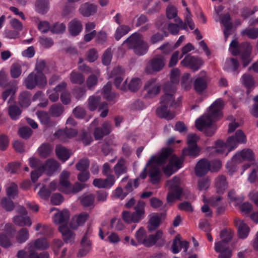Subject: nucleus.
Returning <instances> with one entry per match:
<instances>
[{
	"label": "nucleus",
	"instance_id": "nucleus-1",
	"mask_svg": "<svg viewBox=\"0 0 258 258\" xmlns=\"http://www.w3.org/2000/svg\"><path fill=\"white\" fill-rule=\"evenodd\" d=\"M167 160H169V163L164 168L163 172L165 174L169 176L181 167L183 159L182 157L178 158L175 155H173L172 150L170 148L162 149L158 154L150 157L139 177L135 179V186H138L139 179H144L146 177L147 169L151 181L153 184L157 183L160 178L159 166L164 164Z\"/></svg>",
	"mask_w": 258,
	"mask_h": 258
},
{
	"label": "nucleus",
	"instance_id": "nucleus-2",
	"mask_svg": "<svg viewBox=\"0 0 258 258\" xmlns=\"http://www.w3.org/2000/svg\"><path fill=\"white\" fill-rule=\"evenodd\" d=\"M180 71L178 69H172L170 73V83L165 87V94L161 97L160 107L157 109V114L161 118L170 120L174 118L175 115L169 111L170 108H175L181 104V98L178 97L176 99L173 97L175 92V85L179 81Z\"/></svg>",
	"mask_w": 258,
	"mask_h": 258
},
{
	"label": "nucleus",
	"instance_id": "nucleus-3",
	"mask_svg": "<svg viewBox=\"0 0 258 258\" xmlns=\"http://www.w3.org/2000/svg\"><path fill=\"white\" fill-rule=\"evenodd\" d=\"M224 106V103L221 99L216 100L209 107L208 111L196 120L197 128L203 132L207 136H212L217 128L214 122L222 116V110Z\"/></svg>",
	"mask_w": 258,
	"mask_h": 258
},
{
	"label": "nucleus",
	"instance_id": "nucleus-4",
	"mask_svg": "<svg viewBox=\"0 0 258 258\" xmlns=\"http://www.w3.org/2000/svg\"><path fill=\"white\" fill-rule=\"evenodd\" d=\"M70 173L63 170L60 175L59 182L52 181L49 184V188L51 190L58 189L66 194H76L85 188V184L76 182L72 185L69 181Z\"/></svg>",
	"mask_w": 258,
	"mask_h": 258
},
{
	"label": "nucleus",
	"instance_id": "nucleus-5",
	"mask_svg": "<svg viewBox=\"0 0 258 258\" xmlns=\"http://www.w3.org/2000/svg\"><path fill=\"white\" fill-rule=\"evenodd\" d=\"M246 142V137L241 130H237L234 136L228 138L226 143L218 141L215 144V151L223 156H226L228 153L236 148L239 144Z\"/></svg>",
	"mask_w": 258,
	"mask_h": 258
},
{
	"label": "nucleus",
	"instance_id": "nucleus-6",
	"mask_svg": "<svg viewBox=\"0 0 258 258\" xmlns=\"http://www.w3.org/2000/svg\"><path fill=\"white\" fill-rule=\"evenodd\" d=\"M123 44L133 50L138 55L145 54L148 50L149 46L144 40L143 36L139 33L133 34L125 41Z\"/></svg>",
	"mask_w": 258,
	"mask_h": 258
},
{
	"label": "nucleus",
	"instance_id": "nucleus-7",
	"mask_svg": "<svg viewBox=\"0 0 258 258\" xmlns=\"http://www.w3.org/2000/svg\"><path fill=\"white\" fill-rule=\"evenodd\" d=\"M229 51L232 54L234 55L241 53V58L244 67L247 66L251 61L250 54L251 51V46L247 42L239 46L237 40H234L230 44Z\"/></svg>",
	"mask_w": 258,
	"mask_h": 258
},
{
	"label": "nucleus",
	"instance_id": "nucleus-8",
	"mask_svg": "<svg viewBox=\"0 0 258 258\" xmlns=\"http://www.w3.org/2000/svg\"><path fill=\"white\" fill-rule=\"evenodd\" d=\"M163 236L161 231H158L155 234L147 235L146 230L143 227L140 228L135 233V237L138 245L143 244L149 247L154 245Z\"/></svg>",
	"mask_w": 258,
	"mask_h": 258
},
{
	"label": "nucleus",
	"instance_id": "nucleus-9",
	"mask_svg": "<svg viewBox=\"0 0 258 258\" xmlns=\"http://www.w3.org/2000/svg\"><path fill=\"white\" fill-rule=\"evenodd\" d=\"M254 154L251 150L243 149L240 152H237L232 158L231 161L227 163V169L229 173L232 174L237 170L235 164L243 161H251L254 160Z\"/></svg>",
	"mask_w": 258,
	"mask_h": 258
},
{
	"label": "nucleus",
	"instance_id": "nucleus-10",
	"mask_svg": "<svg viewBox=\"0 0 258 258\" xmlns=\"http://www.w3.org/2000/svg\"><path fill=\"white\" fill-rule=\"evenodd\" d=\"M145 203L140 201L135 207V211L133 213L124 211L122 213V218L127 223H138L144 218Z\"/></svg>",
	"mask_w": 258,
	"mask_h": 258
},
{
	"label": "nucleus",
	"instance_id": "nucleus-11",
	"mask_svg": "<svg viewBox=\"0 0 258 258\" xmlns=\"http://www.w3.org/2000/svg\"><path fill=\"white\" fill-rule=\"evenodd\" d=\"M221 167V163L219 160H215L209 162L206 159L200 160L196 165L195 172L197 176H202L208 173L209 171H216Z\"/></svg>",
	"mask_w": 258,
	"mask_h": 258
},
{
	"label": "nucleus",
	"instance_id": "nucleus-12",
	"mask_svg": "<svg viewBox=\"0 0 258 258\" xmlns=\"http://www.w3.org/2000/svg\"><path fill=\"white\" fill-rule=\"evenodd\" d=\"M179 185L180 179L177 177H174L167 182V186L170 190L167 196V201L168 203H172L180 199L182 189Z\"/></svg>",
	"mask_w": 258,
	"mask_h": 258
},
{
	"label": "nucleus",
	"instance_id": "nucleus-13",
	"mask_svg": "<svg viewBox=\"0 0 258 258\" xmlns=\"http://www.w3.org/2000/svg\"><path fill=\"white\" fill-rule=\"evenodd\" d=\"M199 137L195 134H190L187 137V148L182 150L183 156H189L196 157L199 155L200 149L197 145V142L199 140Z\"/></svg>",
	"mask_w": 258,
	"mask_h": 258
},
{
	"label": "nucleus",
	"instance_id": "nucleus-14",
	"mask_svg": "<svg viewBox=\"0 0 258 258\" xmlns=\"http://www.w3.org/2000/svg\"><path fill=\"white\" fill-rule=\"evenodd\" d=\"M46 83L47 80L43 74H36L33 72L30 73L24 81L26 87L30 89L34 88L36 86L43 87Z\"/></svg>",
	"mask_w": 258,
	"mask_h": 258
},
{
	"label": "nucleus",
	"instance_id": "nucleus-15",
	"mask_svg": "<svg viewBox=\"0 0 258 258\" xmlns=\"http://www.w3.org/2000/svg\"><path fill=\"white\" fill-rule=\"evenodd\" d=\"M187 14H186L185 19L184 20V23L182 21V23L179 22H175L176 24L171 23L169 24L168 29L169 31L174 35H177L180 29L186 30L187 26L190 28V29L192 30L195 28L194 23L191 18L190 14L189 13L188 10L186 8Z\"/></svg>",
	"mask_w": 258,
	"mask_h": 258
},
{
	"label": "nucleus",
	"instance_id": "nucleus-16",
	"mask_svg": "<svg viewBox=\"0 0 258 258\" xmlns=\"http://www.w3.org/2000/svg\"><path fill=\"white\" fill-rule=\"evenodd\" d=\"M5 233H0V245L4 248H8L13 245L11 238L14 236L16 230L12 224L8 223L5 225Z\"/></svg>",
	"mask_w": 258,
	"mask_h": 258
},
{
	"label": "nucleus",
	"instance_id": "nucleus-17",
	"mask_svg": "<svg viewBox=\"0 0 258 258\" xmlns=\"http://www.w3.org/2000/svg\"><path fill=\"white\" fill-rule=\"evenodd\" d=\"M165 58L161 55H157L147 63L145 71L149 74L160 71L165 66Z\"/></svg>",
	"mask_w": 258,
	"mask_h": 258
},
{
	"label": "nucleus",
	"instance_id": "nucleus-18",
	"mask_svg": "<svg viewBox=\"0 0 258 258\" xmlns=\"http://www.w3.org/2000/svg\"><path fill=\"white\" fill-rule=\"evenodd\" d=\"M66 124L67 126L65 130H59L55 133V136L62 141H65L68 138H72L77 134L76 130L68 128L69 126H74L76 124L73 118L69 117L67 120Z\"/></svg>",
	"mask_w": 258,
	"mask_h": 258
},
{
	"label": "nucleus",
	"instance_id": "nucleus-19",
	"mask_svg": "<svg viewBox=\"0 0 258 258\" xmlns=\"http://www.w3.org/2000/svg\"><path fill=\"white\" fill-rule=\"evenodd\" d=\"M146 94V98H152L157 95L160 92V86L156 79H152L147 81L144 87Z\"/></svg>",
	"mask_w": 258,
	"mask_h": 258
},
{
	"label": "nucleus",
	"instance_id": "nucleus-20",
	"mask_svg": "<svg viewBox=\"0 0 258 258\" xmlns=\"http://www.w3.org/2000/svg\"><path fill=\"white\" fill-rule=\"evenodd\" d=\"M49 247V243L46 238L42 237L30 241L27 245L29 253L36 252V250H43Z\"/></svg>",
	"mask_w": 258,
	"mask_h": 258
},
{
	"label": "nucleus",
	"instance_id": "nucleus-21",
	"mask_svg": "<svg viewBox=\"0 0 258 258\" xmlns=\"http://www.w3.org/2000/svg\"><path fill=\"white\" fill-rule=\"evenodd\" d=\"M214 249L219 253L218 258H230L232 255V251L228 246V243L222 240H216Z\"/></svg>",
	"mask_w": 258,
	"mask_h": 258
},
{
	"label": "nucleus",
	"instance_id": "nucleus-22",
	"mask_svg": "<svg viewBox=\"0 0 258 258\" xmlns=\"http://www.w3.org/2000/svg\"><path fill=\"white\" fill-rule=\"evenodd\" d=\"M19 213L20 214V215H17L13 217V222L19 226H30L32 222L30 217L26 216L27 213L26 210L21 207L19 209Z\"/></svg>",
	"mask_w": 258,
	"mask_h": 258
},
{
	"label": "nucleus",
	"instance_id": "nucleus-23",
	"mask_svg": "<svg viewBox=\"0 0 258 258\" xmlns=\"http://www.w3.org/2000/svg\"><path fill=\"white\" fill-rule=\"evenodd\" d=\"M123 72V69L120 67H116L114 68L109 77H115L114 84L116 87L120 90H124L126 89V81L122 82V78L120 76Z\"/></svg>",
	"mask_w": 258,
	"mask_h": 258
},
{
	"label": "nucleus",
	"instance_id": "nucleus-24",
	"mask_svg": "<svg viewBox=\"0 0 258 258\" xmlns=\"http://www.w3.org/2000/svg\"><path fill=\"white\" fill-rule=\"evenodd\" d=\"M203 62L201 58L190 55L186 56L180 62V64L182 66L188 67L194 71L198 70L203 64Z\"/></svg>",
	"mask_w": 258,
	"mask_h": 258
},
{
	"label": "nucleus",
	"instance_id": "nucleus-25",
	"mask_svg": "<svg viewBox=\"0 0 258 258\" xmlns=\"http://www.w3.org/2000/svg\"><path fill=\"white\" fill-rule=\"evenodd\" d=\"M204 205L202 207V211L207 216L211 215L212 212L209 207L208 205L213 207H216L219 205L221 202V199L219 196H216L215 197H211L209 200H207L205 197L203 198Z\"/></svg>",
	"mask_w": 258,
	"mask_h": 258
},
{
	"label": "nucleus",
	"instance_id": "nucleus-26",
	"mask_svg": "<svg viewBox=\"0 0 258 258\" xmlns=\"http://www.w3.org/2000/svg\"><path fill=\"white\" fill-rule=\"evenodd\" d=\"M234 223L237 228L238 237L242 239L246 238L250 232V228L248 225L239 219H236Z\"/></svg>",
	"mask_w": 258,
	"mask_h": 258
},
{
	"label": "nucleus",
	"instance_id": "nucleus-27",
	"mask_svg": "<svg viewBox=\"0 0 258 258\" xmlns=\"http://www.w3.org/2000/svg\"><path fill=\"white\" fill-rule=\"evenodd\" d=\"M115 182V176L110 175L105 179L96 178L94 180L93 185L98 188H110Z\"/></svg>",
	"mask_w": 258,
	"mask_h": 258
},
{
	"label": "nucleus",
	"instance_id": "nucleus-28",
	"mask_svg": "<svg viewBox=\"0 0 258 258\" xmlns=\"http://www.w3.org/2000/svg\"><path fill=\"white\" fill-rule=\"evenodd\" d=\"M91 249V243L86 236H84L80 243V247L77 253V256L81 258L85 256Z\"/></svg>",
	"mask_w": 258,
	"mask_h": 258
},
{
	"label": "nucleus",
	"instance_id": "nucleus-29",
	"mask_svg": "<svg viewBox=\"0 0 258 258\" xmlns=\"http://www.w3.org/2000/svg\"><path fill=\"white\" fill-rule=\"evenodd\" d=\"M58 230L66 243L72 244L75 242L76 235L73 231L69 229L67 225H60L58 228Z\"/></svg>",
	"mask_w": 258,
	"mask_h": 258
},
{
	"label": "nucleus",
	"instance_id": "nucleus-30",
	"mask_svg": "<svg viewBox=\"0 0 258 258\" xmlns=\"http://www.w3.org/2000/svg\"><path fill=\"white\" fill-rule=\"evenodd\" d=\"M70 218V212L68 210L64 209L58 211L52 218V220L55 224L66 225Z\"/></svg>",
	"mask_w": 258,
	"mask_h": 258
},
{
	"label": "nucleus",
	"instance_id": "nucleus-31",
	"mask_svg": "<svg viewBox=\"0 0 258 258\" xmlns=\"http://www.w3.org/2000/svg\"><path fill=\"white\" fill-rule=\"evenodd\" d=\"M207 77L205 72H202L200 76L194 81V88L197 92L201 93L207 88Z\"/></svg>",
	"mask_w": 258,
	"mask_h": 258
},
{
	"label": "nucleus",
	"instance_id": "nucleus-32",
	"mask_svg": "<svg viewBox=\"0 0 258 258\" xmlns=\"http://www.w3.org/2000/svg\"><path fill=\"white\" fill-rule=\"evenodd\" d=\"M89 218V214L82 212L75 215L72 218L70 226L72 229H76L78 227L83 225Z\"/></svg>",
	"mask_w": 258,
	"mask_h": 258
},
{
	"label": "nucleus",
	"instance_id": "nucleus-33",
	"mask_svg": "<svg viewBox=\"0 0 258 258\" xmlns=\"http://www.w3.org/2000/svg\"><path fill=\"white\" fill-rule=\"evenodd\" d=\"M66 86L65 82H62L55 88L48 90L47 92L49 100L52 102L56 101L59 98V93L65 89Z\"/></svg>",
	"mask_w": 258,
	"mask_h": 258
},
{
	"label": "nucleus",
	"instance_id": "nucleus-34",
	"mask_svg": "<svg viewBox=\"0 0 258 258\" xmlns=\"http://www.w3.org/2000/svg\"><path fill=\"white\" fill-rule=\"evenodd\" d=\"M111 124L108 122H104L102 127L96 128L94 133V137L96 140L103 138L104 136L108 135L111 132Z\"/></svg>",
	"mask_w": 258,
	"mask_h": 258
},
{
	"label": "nucleus",
	"instance_id": "nucleus-35",
	"mask_svg": "<svg viewBox=\"0 0 258 258\" xmlns=\"http://www.w3.org/2000/svg\"><path fill=\"white\" fill-rule=\"evenodd\" d=\"M59 163L56 160L48 159L40 168L42 171H45L47 174L51 175L59 167Z\"/></svg>",
	"mask_w": 258,
	"mask_h": 258
},
{
	"label": "nucleus",
	"instance_id": "nucleus-36",
	"mask_svg": "<svg viewBox=\"0 0 258 258\" xmlns=\"http://www.w3.org/2000/svg\"><path fill=\"white\" fill-rule=\"evenodd\" d=\"M69 31L71 35L75 36L78 35L82 30V25L81 22L75 19L71 21L68 26Z\"/></svg>",
	"mask_w": 258,
	"mask_h": 258
},
{
	"label": "nucleus",
	"instance_id": "nucleus-37",
	"mask_svg": "<svg viewBox=\"0 0 258 258\" xmlns=\"http://www.w3.org/2000/svg\"><path fill=\"white\" fill-rule=\"evenodd\" d=\"M97 10V6L88 3L82 5L79 9L80 13L84 16L88 17L94 14Z\"/></svg>",
	"mask_w": 258,
	"mask_h": 258
},
{
	"label": "nucleus",
	"instance_id": "nucleus-38",
	"mask_svg": "<svg viewBox=\"0 0 258 258\" xmlns=\"http://www.w3.org/2000/svg\"><path fill=\"white\" fill-rule=\"evenodd\" d=\"M228 187V183L224 176H219L215 180V188L219 194L224 193Z\"/></svg>",
	"mask_w": 258,
	"mask_h": 258
},
{
	"label": "nucleus",
	"instance_id": "nucleus-39",
	"mask_svg": "<svg viewBox=\"0 0 258 258\" xmlns=\"http://www.w3.org/2000/svg\"><path fill=\"white\" fill-rule=\"evenodd\" d=\"M55 152L59 159L63 162L67 161L71 155L70 151L60 146H57L56 147Z\"/></svg>",
	"mask_w": 258,
	"mask_h": 258
},
{
	"label": "nucleus",
	"instance_id": "nucleus-40",
	"mask_svg": "<svg viewBox=\"0 0 258 258\" xmlns=\"http://www.w3.org/2000/svg\"><path fill=\"white\" fill-rule=\"evenodd\" d=\"M114 172L117 178L127 172V168L125 166V161L121 158L118 160L117 163L113 168Z\"/></svg>",
	"mask_w": 258,
	"mask_h": 258
},
{
	"label": "nucleus",
	"instance_id": "nucleus-41",
	"mask_svg": "<svg viewBox=\"0 0 258 258\" xmlns=\"http://www.w3.org/2000/svg\"><path fill=\"white\" fill-rule=\"evenodd\" d=\"M166 16L169 19H173L175 22L182 23V20L177 16V9L170 5L166 8Z\"/></svg>",
	"mask_w": 258,
	"mask_h": 258
},
{
	"label": "nucleus",
	"instance_id": "nucleus-42",
	"mask_svg": "<svg viewBox=\"0 0 258 258\" xmlns=\"http://www.w3.org/2000/svg\"><path fill=\"white\" fill-rule=\"evenodd\" d=\"M29 238V230L25 228H21L16 233V240L19 243H23L28 240Z\"/></svg>",
	"mask_w": 258,
	"mask_h": 258
},
{
	"label": "nucleus",
	"instance_id": "nucleus-43",
	"mask_svg": "<svg viewBox=\"0 0 258 258\" xmlns=\"http://www.w3.org/2000/svg\"><path fill=\"white\" fill-rule=\"evenodd\" d=\"M238 66V62L234 58H227L224 65V69L228 72L235 71Z\"/></svg>",
	"mask_w": 258,
	"mask_h": 258
},
{
	"label": "nucleus",
	"instance_id": "nucleus-44",
	"mask_svg": "<svg viewBox=\"0 0 258 258\" xmlns=\"http://www.w3.org/2000/svg\"><path fill=\"white\" fill-rule=\"evenodd\" d=\"M36 10L41 14H45L49 10V4L47 0H38L36 3Z\"/></svg>",
	"mask_w": 258,
	"mask_h": 258
},
{
	"label": "nucleus",
	"instance_id": "nucleus-45",
	"mask_svg": "<svg viewBox=\"0 0 258 258\" xmlns=\"http://www.w3.org/2000/svg\"><path fill=\"white\" fill-rule=\"evenodd\" d=\"M52 150V148L50 145L43 144L39 147L37 151L39 155L41 157L45 158L50 154Z\"/></svg>",
	"mask_w": 258,
	"mask_h": 258
},
{
	"label": "nucleus",
	"instance_id": "nucleus-46",
	"mask_svg": "<svg viewBox=\"0 0 258 258\" xmlns=\"http://www.w3.org/2000/svg\"><path fill=\"white\" fill-rule=\"evenodd\" d=\"M220 22L225 27V29L224 30V34L225 40H226L229 35L230 30L232 27L231 23L230 22L229 15H225L221 19Z\"/></svg>",
	"mask_w": 258,
	"mask_h": 258
},
{
	"label": "nucleus",
	"instance_id": "nucleus-47",
	"mask_svg": "<svg viewBox=\"0 0 258 258\" xmlns=\"http://www.w3.org/2000/svg\"><path fill=\"white\" fill-rule=\"evenodd\" d=\"M22 66L23 63L21 62H16L12 64L10 70L12 77L17 78L21 75Z\"/></svg>",
	"mask_w": 258,
	"mask_h": 258
},
{
	"label": "nucleus",
	"instance_id": "nucleus-48",
	"mask_svg": "<svg viewBox=\"0 0 258 258\" xmlns=\"http://www.w3.org/2000/svg\"><path fill=\"white\" fill-rule=\"evenodd\" d=\"M30 99L31 96L29 92H22L19 96V104L22 107H27L31 103Z\"/></svg>",
	"mask_w": 258,
	"mask_h": 258
},
{
	"label": "nucleus",
	"instance_id": "nucleus-49",
	"mask_svg": "<svg viewBox=\"0 0 258 258\" xmlns=\"http://www.w3.org/2000/svg\"><path fill=\"white\" fill-rule=\"evenodd\" d=\"M7 196L10 198H14L18 194V186L14 182L7 183L6 186Z\"/></svg>",
	"mask_w": 258,
	"mask_h": 258
},
{
	"label": "nucleus",
	"instance_id": "nucleus-50",
	"mask_svg": "<svg viewBox=\"0 0 258 258\" xmlns=\"http://www.w3.org/2000/svg\"><path fill=\"white\" fill-rule=\"evenodd\" d=\"M160 221V218L158 215H151L148 226L149 230L150 231L154 230L159 225Z\"/></svg>",
	"mask_w": 258,
	"mask_h": 258
},
{
	"label": "nucleus",
	"instance_id": "nucleus-51",
	"mask_svg": "<svg viewBox=\"0 0 258 258\" xmlns=\"http://www.w3.org/2000/svg\"><path fill=\"white\" fill-rule=\"evenodd\" d=\"M75 9L76 7L74 4H72L70 3L67 4L62 11V16L66 18H69L72 17L74 13Z\"/></svg>",
	"mask_w": 258,
	"mask_h": 258
},
{
	"label": "nucleus",
	"instance_id": "nucleus-52",
	"mask_svg": "<svg viewBox=\"0 0 258 258\" xmlns=\"http://www.w3.org/2000/svg\"><path fill=\"white\" fill-rule=\"evenodd\" d=\"M234 231L230 229L222 230L220 234L221 240L228 243L232 238Z\"/></svg>",
	"mask_w": 258,
	"mask_h": 258
},
{
	"label": "nucleus",
	"instance_id": "nucleus-53",
	"mask_svg": "<svg viewBox=\"0 0 258 258\" xmlns=\"http://www.w3.org/2000/svg\"><path fill=\"white\" fill-rule=\"evenodd\" d=\"M131 30L129 26L126 25H121L119 26L115 32L114 35L115 38L116 40H119L121 37L126 34Z\"/></svg>",
	"mask_w": 258,
	"mask_h": 258
},
{
	"label": "nucleus",
	"instance_id": "nucleus-54",
	"mask_svg": "<svg viewBox=\"0 0 258 258\" xmlns=\"http://www.w3.org/2000/svg\"><path fill=\"white\" fill-rule=\"evenodd\" d=\"M70 80L73 83L81 84L85 80V77L81 74L73 71L70 75Z\"/></svg>",
	"mask_w": 258,
	"mask_h": 258
},
{
	"label": "nucleus",
	"instance_id": "nucleus-55",
	"mask_svg": "<svg viewBox=\"0 0 258 258\" xmlns=\"http://www.w3.org/2000/svg\"><path fill=\"white\" fill-rule=\"evenodd\" d=\"M96 75H90L87 80V86L90 89L94 87L97 83L98 79L100 76L99 71L95 72Z\"/></svg>",
	"mask_w": 258,
	"mask_h": 258
},
{
	"label": "nucleus",
	"instance_id": "nucleus-56",
	"mask_svg": "<svg viewBox=\"0 0 258 258\" xmlns=\"http://www.w3.org/2000/svg\"><path fill=\"white\" fill-rule=\"evenodd\" d=\"M100 100V97L95 96H92L89 98L88 100V107L91 111L95 110Z\"/></svg>",
	"mask_w": 258,
	"mask_h": 258
},
{
	"label": "nucleus",
	"instance_id": "nucleus-57",
	"mask_svg": "<svg viewBox=\"0 0 258 258\" xmlns=\"http://www.w3.org/2000/svg\"><path fill=\"white\" fill-rule=\"evenodd\" d=\"M21 110L17 106L13 105L9 107V113L12 119H17L21 114Z\"/></svg>",
	"mask_w": 258,
	"mask_h": 258
},
{
	"label": "nucleus",
	"instance_id": "nucleus-58",
	"mask_svg": "<svg viewBox=\"0 0 258 258\" xmlns=\"http://www.w3.org/2000/svg\"><path fill=\"white\" fill-rule=\"evenodd\" d=\"M16 90V87H14L4 91L2 94V97L4 100H7L9 97V100L8 101L9 103L11 101H13Z\"/></svg>",
	"mask_w": 258,
	"mask_h": 258
},
{
	"label": "nucleus",
	"instance_id": "nucleus-59",
	"mask_svg": "<svg viewBox=\"0 0 258 258\" xmlns=\"http://www.w3.org/2000/svg\"><path fill=\"white\" fill-rule=\"evenodd\" d=\"M141 81L138 78L132 79L128 85V89L132 91H136L138 90L141 86Z\"/></svg>",
	"mask_w": 258,
	"mask_h": 258
},
{
	"label": "nucleus",
	"instance_id": "nucleus-60",
	"mask_svg": "<svg viewBox=\"0 0 258 258\" xmlns=\"http://www.w3.org/2000/svg\"><path fill=\"white\" fill-rule=\"evenodd\" d=\"M127 195V192H123L122 189L120 187H117L112 191V196L114 199L123 200Z\"/></svg>",
	"mask_w": 258,
	"mask_h": 258
},
{
	"label": "nucleus",
	"instance_id": "nucleus-61",
	"mask_svg": "<svg viewBox=\"0 0 258 258\" xmlns=\"http://www.w3.org/2000/svg\"><path fill=\"white\" fill-rule=\"evenodd\" d=\"M241 83L246 88H250L254 85L253 78L248 75H244L241 78Z\"/></svg>",
	"mask_w": 258,
	"mask_h": 258
},
{
	"label": "nucleus",
	"instance_id": "nucleus-62",
	"mask_svg": "<svg viewBox=\"0 0 258 258\" xmlns=\"http://www.w3.org/2000/svg\"><path fill=\"white\" fill-rule=\"evenodd\" d=\"M110 226L116 230H122L124 229V226L120 219L113 218L110 221Z\"/></svg>",
	"mask_w": 258,
	"mask_h": 258
},
{
	"label": "nucleus",
	"instance_id": "nucleus-63",
	"mask_svg": "<svg viewBox=\"0 0 258 258\" xmlns=\"http://www.w3.org/2000/svg\"><path fill=\"white\" fill-rule=\"evenodd\" d=\"M243 35H245L251 39H254L258 37V29L255 28L247 29L242 32Z\"/></svg>",
	"mask_w": 258,
	"mask_h": 258
},
{
	"label": "nucleus",
	"instance_id": "nucleus-64",
	"mask_svg": "<svg viewBox=\"0 0 258 258\" xmlns=\"http://www.w3.org/2000/svg\"><path fill=\"white\" fill-rule=\"evenodd\" d=\"M50 111L52 115L58 116L63 112V107L60 104H53L51 106Z\"/></svg>",
	"mask_w": 258,
	"mask_h": 258
}]
</instances>
